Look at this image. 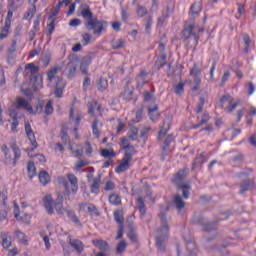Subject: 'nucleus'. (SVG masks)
Segmentation results:
<instances>
[{
    "mask_svg": "<svg viewBox=\"0 0 256 256\" xmlns=\"http://www.w3.org/2000/svg\"><path fill=\"white\" fill-rule=\"evenodd\" d=\"M78 15L86 21L84 25L88 31L92 32L94 37H101L103 33H107L109 23L105 20H99L97 17H94L93 11L89 5H80L78 8Z\"/></svg>",
    "mask_w": 256,
    "mask_h": 256,
    "instance_id": "f257e3e1",
    "label": "nucleus"
},
{
    "mask_svg": "<svg viewBox=\"0 0 256 256\" xmlns=\"http://www.w3.org/2000/svg\"><path fill=\"white\" fill-rule=\"evenodd\" d=\"M61 69V66H55L47 72V79L49 83L54 84L56 87L55 97L58 99L63 97V91L65 89V82L63 81V78L58 76Z\"/></svg>",
    "mask_w": 256,
    "mask_h": 256,
    "instance_id": "f03ea898",
    "label": "nucleus"
},
{
    "mask_svg": "<svg viewBox=\"0 0 256 256\" xmlns=\"http://www.w3.org/2000/svg\"><path fill=\"white\" fill-rule=\"evenodd\" d=\"M63 196L59 195L56 199V202L53 201V196L46 195L44 197L43 203L44 207L48 213V215H53V213H57V215H64L67 209L63 207Z\"/></svg>",
    "mask_w": 256,
    "mask_h": 256,
    "instance_id": "7ed1b4c3",
    "label": "nucleus"
},
{
    "mask_svg": "<svg viewBox=\"0 0 256 256\" xmlns=\"http://www.w3.org/2000/svg\"><path fill=\"white\" fill-rule=\"evenodd\" d=\"M205 30L199 27V24L195 23V20H191L183 29V41H188L191 37L194 38L195 45H199V33H203Z\"/></svg>",
    "mask_w": 256,
    "mask_h": 256,
    "instance_id": "20e7f679",
    "label": "nucleus"
},
{
    "mask_svg": "<svg viewBox=\"0 0 256 256\" xmlns=\"http://www.w3.org/2000/svg\"><path fill=\"white\" fill-rule=\"evenodd\" d=\"M160 221H161L162 227L157 231L158 236L156 237V246L159 249V251H165V247L163 246V243H165V239L169 237V226L167 225V215L161 214Z\"/></svg>",
    "mask_w": 256,
    "mask_h": 256,
    "instance_id": "39448f33",
    "label": "nucleus"
},
{
    "mask_svg": "<svg viewBox=\"0 0 256 256\" xmlns=\"http://www.w3.org/2000/svg\"><path fill=\"white\" fill-rule=\"evenodd\" d=\"M188 171L187 169H182L172 178V182L177 185L178 189L182 190L183 199H189V191L191 190L189 184H184Z\"/></svg>",
    "mask_w": 256,
    "mask_h": 256,
    "instance_id": "423d86ee",
    "label": "nucleus"
},
{
    "mask_svg": "<svg viewBox=\"0 0 256 256\" xmlns=\"http://www.w3.org/2000/svg\"><path fill=\"white\" fill-rule=\"evenodd\" d=\"M67 179L69 182H67L65 178H59V181L63 185L66 192L76 195L77 191H79V179H77L75 174H67Z\"/></svg>",
    "mask_w": 256,
    "mask_h": 256,
    "instance_id": "0eeeda50",
    "label": "nucleus"
},
{
    "mask_svg": "<svg viewBox=\"0 0 256 256\" xmlns=\"http://www.w3.org/2000/svg\"><path fill=\"white\" fill-rule=\"evenodd\" d=\"M25 133L27 139L30 141V144L32 146V148L25 149L26 153H28L29 155L30 153H33L34 149H37V147H39V144L37 143V138H35V132L33 131V128H31V124H29V122L25 123Z\"/></svg>",
    "mask_w": 256,
    "mask_h": 256,
    "instance_id": "6e6552de",
    "label": "nucleus"
},
{
    "mask_svg": "<svg viewBox=\"0 0 256 256\" xmlns=\"http://www.w3.org/2000/svg\"><path fill=\"white\" fill-rule=\"evenodd\" d=\"M203 70L201 69V64H194L192 69L190 70V77H194V87L193 91H199L201 87V72Z\"/></svg>",
    "mask_w": 256,
    "mask_h": 256,
    "instance_id": "1a4fd4ad",
    "label": "nucleus"
},
{
    "mask_svg": "<svg viewBox=\"0 0 256 256\" xmlns=\"http://www.w3.org/2000/svg\"><path fill=\"white\" fill-rule=\"evenodd\" d=\"M87 177L90 187V193H93L94 195H99V193H101V176L94 178L93 175L88 174Z\"/></svg>",
    "mask_w": 256,
    "mask_h": 256,
    "instance_id": "9d476101",
    "label": "nucleus"
},
{
    "mask_svg": "<svg viewBox=\"0 0 256 256\" xmlns=\"http://www.w3.org/2000/svg\"><path fill=\"white\" fill-rule=\"evenodd\" d=\"M131 161H133V155L124 154L122 162L116 167L115 172L118 174L125 173L131 168Z\"/></svg>",
    "mask_w": 256,
    "mask_h": 256,
    "instance_id": "9b49d317",
    "label": "nucleus"
},
{
    "mask_svg": "<svg viewBox=\"0 0 256 256\" xmlns=\"http://www.w3.org/2000/svg\"><path fill=\"white\" fill-rule=\"evenodd\" d=\"M14 108L19 110L23 109L24 111H27L28 113H33V106L24 98H17L16 103L14 104Z\"/></svg>",
    "mask_w": 256,
    "mask_h": 256,
    "instance_id": "f8f14e48",
    "label": "nucleus"
},
{
    "mask_svg": "<svg viewBox=\"0 0 256 256\" xmlns=\"http://www.w3.org/2000/svg\"><path fill=\"white\" fill-rule=\"evenodd\" d=\"M59 5H57L55 11L53 14H51L48 18V21H50V23L47 25L48 27V31H47V35L48 37H51V35H53V32L55 31V21H57V15H59Z\"/></svg>",
    "mask_w": 256,
    "mask_h": 256,
    "instance_id": "ddd939ff",
    "label": "nucleus"
},
{
    "mask_svg": "<svg viewBox=\"0 0 256 256\" xmlns=\"http://www.w3.org/2000/svg\"><path fill=\"white\" fill-rule=\"evenodd\" d=\"M80 211L89 213L90 215H95L99 217V211H97V206L91 203H81L78 205Z\"/></svg>",
    "mask_w": 256,
    "mask_h": 256,
    "instance_id": "4468645a",
    "label": "nucleus"
},
{
    "mask_svg": "<svg viewBox=\"0 0 256 256\" xmlns=\"http://www.w3.org/2000/svg\"><path fill=\"white\" fill-rule=\"evenodd\" d=\"M10 148L14 155L11 165L12 167H17V163H19V159H21V148H19V146L17 145V142H12L10 144Z\"/></svg>",
    "mask_w": 256,
    "mask_h": 256,
    "instance_id": "2eb2a0df",
    "label": "nucleus"
},
{
    "mask_svg": "<svg viewBox=\"0 0 256 256\" xmlns=\"http://www.w3.org/2000/svg\"><path fill=\"white\" fill-rule=\"evenodd\" d=\"M95 109L99 111L101 117L103 115V107L95 100L88 102V114L90 117H95Z\"/></svg>",
    "mask_w": 256,
    "mask_h": 256,
    "instance_id": "dca6fc26",
    "label": "nucleus"
},
{
    "mask_svg": "<svg viewBox=\"0 0 256 256\" xmlns=\"http://www.w3.org/2000/svg\"><path fill=\"white\" fill-rule=\"evenodd\" d=\"M121 143H122V149L126 151L124 155H136L137 150H135V146L129 144V139H127L126 137H123L121 139Z\"/></svg>",
    "mask_w": 256,
    "mask_h": 256,
    "instance_id": "f3484780",
    "label": "nucleus"
},
{
    "mask_svg": "<svg viewBox=\"0 0 256 256\" xmlns=\"http://www.w3.org/2000/svg\"><path fill=\"white\" fill-rule=\"evenodd\" d=\"M69 239V244L71 245V247H73V249H75V251H77V253H83L84 251V247H83V242L79 239H73L72 236L68 237Z\"/></svg>",
    "mask_w": 256,
    "mask_h": 256,
    "instance_id": "a211bd4d",
    "label": "nucleus"
},
{
    "mask_svg": "<svg viewBox=\"0 0 256 256\" xmlns=\"http://www.w3.org/2000/svg\"><path fill=\"white\" fill-rule=\"evenodd\" d=\"M20 211H19V205H17V203L14 202V217L17 221H23V223H31V215L29 214H25L24 215V219L19 215Z\"/></svg>",
    "mask_w": 256,
    "mask_h": 256,
    "instance_id": "6ab92c4d",
    "label": "nucleus"
},
{
    "mask_svg": "<svg viewBox=\"0 0 256 256\" xmlns=\"http://www.w3.org/2000/svg\"><path fill=\"white\" fill-rule=\"evenodd\" d=\"M30 82L32 83V87L34 91H39V89L43 88V78L40 75H34Z\"/></svg>",
    "mask_w": 256,
    "mask_h": 256,
    "instance_id": "aec40b11",
    "label": "nucleus"
},
{
    "mask_svg": "<svg viewBox=\"0 0 256 256\" xmlns=\"http://www.w3.org/2000/svg\"><path fill=\"white\" fill-rule=\"evenodd\" d=\"M92 245L100 251H109V243L103 239L92 240Z\"/></svg>",
    "mask_w": 256,
    "mask_h": 256,
    "instance_id": "412c9836",
    "label": "nucleus"
},
{
    "mask_svg": "<svg viewBox=\"0 0 256 256\" xmlns=\"http://www.w3.org/2000/svg\"><path fill=\"white\" fill-rule=\"evenodd\" d=\"M69 151H71L74 157H83V148L81 144H70Z\"/></svg>",
    "mask_w": 256,
    "mask_h": 256,
    "instance_id": "4be33fe9",
    "label": "nucleus"
},
{
    "mask_svg": "<svg viewBox=\"0 0 256 256\" xmlns=\"http://www.w3.org/2000/svg\"><path fill=\"white\" fill-rule=\"evenodd\" d=\"M211 119L208 113H204L201 116H198L197 120L199 121L198 124L194 125L192 129H199V127H203V125H207Z\"/></svg>",
    "mask_w": 256,
    "mask_h": 256,
    "instance_id": "5701e85b",
    "label": "nucleus"
},
{
    "mask_svg": "<svg viewBox=\"0 0 256 256\" xmlns=\"http://www.w3.org/2000/svg\"><path fill=\"white\" fill-rule=\"evenodd\" d=\"M137 89H143L147 85V72L141 71L140 74L136 77Z\"/></svg>",
    "mask_w": 256,
    "mask_h": 256,
    "instance_id": "b1692460",
    "label": "nucleus"
},
{
    "mask_svg": "<svg viewBox=\"0 0 256 256\" xmlns=\"http://www.w3.org/2000/svg\"><path fill=\"white\" fill-rule=\"evenodd\" d=\"M201 11H203V6L201 5V2H195L190 8L191 17H193L194 19L196 17H199V13H201Z\"/></svg>",
    "mask_w": 256,
    "mask_h": 256,
    "instance_id": "393cba45",
    "label": "nucleus"
},
{
    "mask_svg": "<svg viewBox=\"0 0 256 256\" xmlns=\"http://www.w3.org/2000/svg\"><path fill=\"white\" fill-rule=\"evenodd\" d=\"M95 41L93 35L89 32H85L81 35V43L83 47H87V45H91Z\"/></svg>",
    "mask_w": 256,
    "mask_h": 256,
    "instance_id": "a878e982",
    "label": "nucleus"
},
{
    "mask_svg": "<svg viewBox=\"0 0 256 256\" xmlns=\"http://www.w3.org/2000/svg\"><path fill=\"white\" fill-rule=\"evenodd\" d=\"M9 116L13 119V123L11 124V131L13 133H17V128L19 127V115H17V112L15 110H10Z\"/></svg>",
    "mask_w": 256,
    "mask_h": 256,
    "instance_id": "bb28decb",
    "label": "nucleus"
},
{
    "mask_svg": "<svg viewBox=\"0 0 256 256\" xmlns=\"http://www.w3.org/2000/svg\"><path fill=\"white\" fill-rule=\"evenodd\" d=\"M240 187H241L240 194L243 195L245 191H251V189L255 187V182H253V180L244 181L240 184Z\"/></svg>",
    "mask_w": 256,
    "mask_h": 256,
    "instance_id": "cd10ccee",
    "label": "nucleus"
},
{
    "mask_svg": "<svg viewBox=\"0 0 256 256\" xmlns=\"http://www.w3.org/2000/svg\"><path fill=\"white\" fill-rule=\"evenodd\" d=\"M0 237L2 239L3 249H9V247H11V236L6 232H2Z\"/></svg>",
    "mask_w": 256,
    "mask_h": 256,
    "instance_id": "c85d7f7f",
    "label": "nucleus"
},
{
    "mask_svg": "<svg viewBox=\"0 0 256 256\" xmlns=\"http://www.w3.org/2000/svg\"><path fill=\"white\" fill-rule=\"evenodd\" d=\"M35 13H37V6L32 5L28 11L24 14V21H31L33 17H35Z\"/></svg>",
    "mask_w": 256,
    "mask_h": 256,
    "instance_id": "c756f323",
    "label": "nucleus"
},
{
    "mask_svg": "<svg viewBox=\"0 0 256 256\" xmlns=\"http://www.w3.org/2000/svg\"><path fill=\"white\" fill-rule=\"evenodd\" d=\"M173 141H175V136H173V134H169L164 142V146H163V152H164V157L165 155H167V151H169L170 147H171V143H173Z\"/></svg>",
    "mask_w": 256,
    "mask_h": 256,
    "instance_id": "7c9ffc66",
    "label": "nucleus"
},
{
    "mask_svg": "<svg viewBox=\"0 0 256 256\" xmlns=\"http://www.w3.org/2000/svg\"><path fill=\"white\" fill-rule=\"evenodd\" d=\"M92 133L96 139L101 137V130H99V119L95 118L92 123Z\"/></svg>",
    "mask_w": 256,
    "mask_h": 256,
    "instance_id": "2f4dec72",
    "label": "nucleus"
},
{
    "mask_svg": "<svg viewBox=\"0 0 256 256\" xmlns=\"http://www.w3.org/2000/svg\"><path fill=\"white\" fill-rule=\"evenodd\" d=\"M108 201H109L110 205H114V206L118 207L119 205H121V196H119L115 193H112V194H110Z\"/></svg>",
    "mask_w": 256,
    "mask_h": 256,
    "instance_id": "473e14b6",
    "label": "nucleus"
},
{
    "mask_svg": "<svg viewBox=\"0 0 256 256\" xmlns=\"http://www.w3.org/2000/svg\"><path fill=\"white\" fill-rule=\"evenodd\" d=\"M25 70L31 75H37L39 73V66H36L34 63H28L25 65Z\"/></svg>",
    "mask_w": 256,
    "mask_h": 256,
    "instance_id": "72a5a7b5",
    "label": "nucleus"
},
{
    "mask_svg": "<svg viewBox=\"0 0 256 256\" xmlns=\"http://www.w3.org/2000/svg\"><path fill=\"white\" fill-rule=\"evenodd\" d=\"M114 219L116 223H118L120 226H123V223H125V218L123 216V210H116L114 212Z\"/></svg>",
    "mask_w": 256,
    "mask_h": 256,
    "instance_id": "f704fd0d",
    "label": "nucleus"
},
{
    "mask_svg": "<svg viewBox=\"0 0 256 256\" xmlns=\"http://www.w3.org/2000/svg\"><path fill=\"white\" fill-rule=\"evenodd\" d=\"M82 151H84L87 157H93V145H91V142L84 143Z\"/></svg>",
    "mask_w": 256,
    "mask_h": 256,
    "instance_id": "c9c22d12",
    "label": "nucleus"
},
{
    "mask_svg": "<svg viewBox=\"0 0 256 256\" xmlns=\"http://www.w3.org/2000/svg\"><path fill=\"white\" fill-rule=\"evenodd\" d=\"M2 149V153L4 155V160L6 165H9V163H11V154L9 153V147H7L6 144L1 146Z\"/></svg>",
    "mask_w": 256,
    "mask_h": 256,
    "instance_id": "e433bc0d",
    "label": "nucleus"
},
{
    "mask_svg": "<svg viewBox=\"0 0 256 256\" xmlns=\"http://www.w3.org/2000/svg\"><path fill=\"white\" fill-rule=\"evenodd\" d=\"M159 107L154 106L153 108H150L148 111V115L151 119V121H157V119H159Z\"/></svg>",
    "mask_w": 256,
    "mask_h": 256,
    "instance_id": "4c0bfd02",
    "label": "nucleus"
},
{
    "mask_svg": "<svg viewBox=\"0 0 256 256\" xmlns=\"http://www.w3.org/2000/svg\"><path fill=\"white\" fill-rule=\"evenodd\" d=\"M39 181L42 183V185H47L51 181V178L49 177V173L47 171H41L39 173Z\"/></svg>",
    "mask_w": 256,
    "mask_h": 256,
    "instance_id": "58836bf2",
    "label": "nucleus"
},
{
    "mask_svg": "<svg viewBox=\"0 0 256 256\" xmlns=\"http://www.w3.org/2000/svg\"><path fill=\"white\" fill-rule=\"evenodd\" d=\"M138 203V209L142 217H145V214L147 213V208L145 207V200L143 198H138L137 199Z\"/></svg>",
    "mask_w": 256,
    "mask_h": 256,
    "instance_id": "ea45409f",
    "label": "nucleus"
},
{
    "mask_svg": "<svg viewBox=\"0 0 256 256\" xmlns=\"http://www.w3.org/2000/svg\"><path fill=\"white\" fill-rule=\"evenodd\" d=\"M68 69H69V72L67 74V77L68 79H73L75 77V74L77 73V66L70 62L68 63Z\"/></svg>",
    "mask_w": 256,
    "mask_h": 256,
    "instance_id": "a19ab883",
    "label": "nucleus"
},
{
    "mask_svg": "<svg viewBox=\"0 0 256 256\" xmlns=\"http://www.w3.org/2000/svg\"><path fill=\"white\" fill-rule=\"evenodd\" d=\"M27 169H28L29 178L33 179V177L37 175V168H35V163L28 162Z\"/></svg>",
    "mask_w": 256,
    "mask_h": 256,
    "instance_id": "79ce46f5",
    "label": "nucleus"
},
{
    "mask_svg": "<svg viewBox=\"0 0 256 256\" xmlns=\"http://www.w3.org/2000/svg\"><path fill=\"white\" fill-rule=\"evenodd\" d=\"M11 29L10 24H5L4 27L1 29L0 33V40L3 41V39H7L9 37V31Z\"/></svg>",
    "mask_w": 256,
    "mask_h": 256,
    "instance_id": "37998d69",
    "label": "nucleus"
},
{
    "mask_svg": "<svg viewBox=\"0 0 256 256\" xmlns=\"http://www.w3.org/2000/svg\"><path fill=\"white\" fill-rule=\"evenodd\" d=\"M122 99H124V101H131L133 99V88H125Z\"/></svg>",
    "mask_w": 256,
    "mask_h": 256,
    "instance_id": "c03bdc74",
    "label": "nucleus"
},
{
    "mask_svg": "<svg viewBox=\"0 0 256 256\" xmlns=\"http://www.w3.org/2000/svg\"><path fill=\"white\" fill-rule=\"evenodd\" d=\"M101 155L102 157H104L105 159H113V157H115V151L113 149H102L101 150Z\"/></svg>",
    "mask_w": 256,
    "mask_h": 256,
    "instance_id": "a18cd8bd",
    "label": "nucleus"
},
{
    "mask_svg": "<svg viewBox=\"0 0 256 256\" xmlns=\"http://www.w3.org/2000/svg\"><path fill=\"white\" fill-rule=\"evenodd\" d=\"M174 203L176 205V208L179 209V211H181V209H184L185 207V202L179 195L174 196Z\"/></svg>",
    "mask_w": 256,
    "mask_h": 256,
    "instance_id": "49530a36",
    "label": "nucleus"
},
{
    "mask_svg": "<svg viewBox=\"0 0 256 256\" xmlns=\"http://www.w3.org/2000/svg\"><path fill=\"white\" fill-rule=\"evenodd\" d=\"M123 47H125V40L123 39H118L112 42V49L114 50L123 49Z\"/></svg>",
    "mask_w": 256,
    "mask_h": 256,
    "instance_id": "de8ad7c7",
    "label": "nucleus"
},
{
    "mask_svg": "<svg viewBox=\"0 0 256 256\" xmlns=\"http://www.w3.org/2000/svg\"><path fill=\"white\" fill-rule=\"evenodd\" d=\"M151 132V127H145L141 130L140 132V138L144 141H147L148 137H149V133Z\"/></svg>",
    "mask_w": 256,
    "mask_h": 256,
    "instance_id": "09e8293b",
    "label": "nucleus"
},
{
    "mask_svg": "<svg viewBox=\"0 0 256 256\" xmlns=\"http://www.w3.org/2000/svg\"><path fill=\"white\" fill-rule=\"evenodd\" d=\"M16 237L20 241V243H22V245H28V240H27V236L25 235V233L18 231V232H16Z\"/></svg>",
    "mask_w": 256,
    "mask_h": 256,
    "instance_id": "8fccbe9b",
    "label": "nucleus"
},
{
    "mask_svg": "<svg viewBox=\"0 0 256 256\" xmlns=\"http://www.w3.org/2000/svg\"><path fill=\"white\" fill-rule=\"evenodd\" d=\"M87 165H89V161L79 160L74 166V171H81V169H83V167H87Z\"/></svg>",
    "mask_w": 256,
    "mask_h": 256,
    "instance_id": "3c124183",
    "label": "nucleus"
},
{
    "mask_svg": "<svg viewBox=\"0 0 256 256\" xmlns=\"http://www.w3.org/2000/svg\"><path fill=\"white\" fill-rule=\"evenodd\" d=\"M167 133H169V126L165 127V125H163L158 133V141H163V138L165 135H167Z\"/></svg>",
    "mask_w": 256,
    "mask_h": 256,
    "instance_id": "603ef678",
    "label": "nucleus"
},
{
    "mask_svg": "<svg viewBox=\"0 0 256 256\" xmlns=\"http://www.w3.org/2000/svg\"><path fill=\"white\" fill-rule=\"evenodd\" d=\"M175 93L176 95H183L185 93V84L182 82L178 83L175 87Z\"/></svg>",
    "mask_w": 256,
    "mask_h": 256,
    "instance_id": "864d4df0",
    "label": "nucleus"
},
{
    "mask_svg": "<svg viewBox=\"0 0 256 256\" xmlns=\"http://www.w3.org/2000/svg\"><path fill=\"white\" fill-rule=\"evenodd\" d=\"M153 25V16H148L146 18L145 31L146 33H151V27Z\"/></svg>",
    "mask_w": 256,
    "mask_h": 256,
    "instance_id": "5fc2aeb1",
    "label": "nucleus"
},
{
    "mask_svg": "<svg viewBox=\"0 0 256 256\" xmlns=\"http://www.w3.org/2000/svg\"><path fill=\"white\" fill-rule=\"evenodd\" d=\"M108 82L107 79L105 78H100L99 83H98V89L99 91H105V89H107L108 87Z\"/></svg>",
    "mask_w": 256,
    "mask_h": 256,
    "instance_id": "6e6d98bb",
    "label": "nucleus"
},
{
    "mask_svg": "<svg viewBox=\"0 0 256 256\" xmlns=\"http://www.w3.org/2000/svg\"><path fill=\"white\" fill-rule=\"evenodd\" d=\"M149 11H147V8L140 6L136 10L137 17L143 18L145 15H148Z\"/></svg>",
    "mask_w": 256,
    "mask_h": 256,
    "instance_id": "4d7b16f0",
    "label": "nucleus"
},
{
    "mask_svg": "<svg viewBox=\"0 0 256 256\" xmlns=\"http://www.w3.org/2000/svg\"><path fill=\"white\" fill-rule=\"evenodd\" d=\"M239 105H241V100H237L234 104L226 107L225 110L227 111V113H233V111H235L239 107Z\"/></svg>",
    "mask_w": 256,
    "mask_h": 256,
    "instance_id": "13d9d810",
    "label": "nucleus"
},
{
    "mask_svg": "<svg viewBox=\"0 0 256 256\" xmlns=\"http://www.w3.org/2000/svg\"><path fill=\"white\" fill-rule=\"evenodd\" d=\"M41 14H38L36 16V19L34 20V26H33V30L35 31V33H37V31H39L40 29V25H41Z\"/></svg>",
    "mask_w": 256,
    "mask_h": 256,
    "instance_id": "bf43d9fd",
    "label": "nucleus"
},
{
    "mask_svg": "<svg viewBox=\"0 0 256 256\" xmlns=\"http://www.w3.org/2000/svg\"><path fill=\"white\" fill-rule=\"evenodd\" d=\"M92 62H93V57H92L91 54H90V55H87V56H84V57H82V59H81V64H82V65H86V66H88V67H89V65H91Z\"/></svg>",
    "mask_w": 256,
    "mask_h": 256,
    "instance_id": "052dcab7",
    "label": "nucleus"
},
{
    "mask_svg": "<svg viewBox=\"0 0 256 256\" xmlns=\"http://www.w3.org/2000/svg\"><path fill=\"white\" fill-rule=\"evenodd\" d=\"M126 248H127V242H125V240H122L120 241V243L116 248V253L121 254L123 253V251H125Z\"/></svg>",
    "mask_w": 256,
    "mask_h": 256,
    "instance_id": "680f3d73",
    "label": "nucleus"
},
{
    "mask_svg": "<svg viewBox=\"0 0 256 256\" xmlns=\"http://www.w3.org/2000/svg\"><path fill=\"white\" fill-rule=\"evenodd\" d=\"M40 237H42V239L45 243L46 249H47V251H49V249H51V243L49 242V236L45 235V232H40Z\"/></svg>",
    "mask_w": 256,
    "mask_h": 256,
    "instance_id": "e2e57ef3",
    "label": "nucleus"
},
{
    "mask_svg": "<svg viewBox=\"0 0 256 256\" xmlns=\"http://www.w3.org/2000/svg\"><path fill=\"white\" fill-rule=\"evenodd\" d=\"M53 100H49L46 104L45 113L46 115H51L53 113Z\"/></svg>",
    "mask_w": 256,
    "mask_h": 256,
    "instance_id": "0e129e2a",
    "label": "nucleus"
},
{
    "mask_svg": "<svg viewBox=\"0 0 256 256\" xmlns=\"http://www.w3.org/2000/svg\"><path fill=\"white\" fill-rule=\"evenodd\" d=\"M17 51V40H13L10 47L8 48V54L13 55Z\"/></svg>",
    "mask_w": 256,
    "mask_h": 256,
    "instance_id": "69168bd1",
    "label": "nucleus"
},
{
    "mask_svg": "<svg viewBox=\"0 0 256 256\" xmlns=\"http://www.w3.org/2000/svg\"><path fill=\"white\" fill-rule=\"evenodd\" d=\"M167 59V55L163 54L160 56V60L157 62L158 69H163L165 67V61Z\"/></svg>",
    "mask_w": 256,
    "mask_h": 256,
    "instance_id": "338daca9",
    "label": "nucleus"
},
{
    "mask_svg": "<svg viewBox=\"0 0 256 256\" xmlns=\"http://www.w3.org/2000/svg\"><path fill=\"white\" fill-rule=\"evenodd\" d=\"M104 189L105 191H113L115 189V183L111 180L107 181Z\"/></svg>",
    "mask_w": 256,
    "mask_h": 256,
    "instance_id": "774afa93",
    "label": "nucleus"
}]
</instances>
